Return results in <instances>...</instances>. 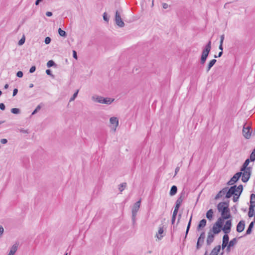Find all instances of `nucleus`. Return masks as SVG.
<instances>
[{
  "mask_svg": "<svg viewBox=\"0 0 255 255\" xmlns=\"http://www.w3.org/2000/svg\"><path fill=\"white\" fill-rule=\"evenodd\" d=\"M211 49V41H209L208 43L204 47L203 51L202 52L200 63L201 64H204L207 58L209 55V53Z\"/></svg>",
  "mask_w": 255,
  "mask_h": 255,
  "instance_id": "nucleus-1",
  "label": "nucleus"
},
{
  "mask_svg": "<svg viewBox=\"0 0 255 255\" xmlns=\"http://www.w3.org/2000/svg\"><path fill=\"white\" fill-rule=\"evenodd\" d=\"M255 194H252L250 196V205L248 216L249 217H252L255 215Z\"/></svg>",
  "mask_w": 255,
  "mask_h": 255,
  "instance_id": "nucleus-2",
  "label": "nucleus"
},
{
  "mask_svg": "<svg viewBox=\"0 0 255 255\" xmlns=\"http://www.w3.org/2000/svg\"><path fill=\"white\" fill-rule=\"evenodd\" d=\"M217 209L221 212V215H224L225 212L229 210V202H222L219 203L217 205Z\"/></svg>",
  "mask_w": 255,
  "mask_h": 255,
  "instance_id": "nucleus-3",
  "label": "nucleus"
},
{
  "mask_svg": "<svg viewBox=\"0 0 255 255\" xmlns=\"http://www.w3.org/2000/svg\"><path fill=\"white\" fill-rule=\"evenodd\" d=\"M238 173H241V177H242V181L243 182H247L251 175L252 170L240 171Z\"/></svg>",
  "mask_w": 255,
  "mask_h": 255,
  "instance_id": "nucleus-4",
  "label": "nucleus"
},
{
  "mask_svg": "<svg viewBox=\"0 0 255 255\" xmlns=\"http://www.w3.org/2000/svg\"><path fill=\"white\" fill-rule=\"evenodd\" d=\"M252 131V129L250 126L246 127V125H244L243 128V134L246 139L250 138Z\"/></svg>",
  "mask_w": 255,
  "mask_h": 255,
  "instance_id": "nucleus-5",
  "label": "nucleus"
},
{
  "mask_svg": "<svg viewBox=\"0 0 255 255\" xmlns=\"http://www.w3.org/2000/svg\"><path fill=\"white\" fill-rule=\"evenodd\" d=\"M238 187H237L236 185H234L233 186H231L229 190L226 191V192L225 193L226 194V198H230L233 195H234L236 192H238Z\"/></svg>",
  "mask_w": 255,
  "mask_h": 255,
  "instance_id": "nucleus-6",
  "label": "nucleus"
},
{
  "mask_svg": "<svg viewBox=\"0 0 255 255\" xmlns=\"http://www.w3.org/2000/svg\"><path fill=\"white\" fill-rule=\"evenodd\" d=\"M115 21L116 22V24L120 27H122L124 26L125 23L122 20L120 13L119 12L118 10H117L116 12V15H115Z\"/></svg>",
  "mask_w": 255,
  "mask_h": 255,
  "instance_id": "nucleus-7",
  "label": "nucleus"
},
{
  "mask_svg": "<svg viewBox=\"0 0 255 255\" xmlns=\"http://www.w3.org/2000/svg\"><path fill=\"white\" fill-rule=\"evenodd\" d=\"M238 192H236L233 198V201L234 202H236L238 201V199L242 194L243 190V186L242 185H240L238 186Z\"/></svg>",
  "mask_w": 255,
  "mask_h": 255,
  "instance_id": "nucleus-8",
  "label": "nucleus"
},
{
  "mask_svg": "<svg viewBox=\"0 0 255 255\" xmlns=\"http://www.w3.org/2000/svg\"><path fill=\"white\" fill-rule=\"evenodd\" d=\"M231 227L232 221L231 220H228L226 221L225 225L222 229L225 234H229L231 231Z\"/></svg>",
  "mask_w": 255,
  "mask_h": 255,
  "instance_id": "nucleus-9",
  "label": "nucleus"
},
{
  "mask_svg": "<svg viewBox=\"0 0 255 255\" xmlns=\"http://www.w3.org/2000/svg\"><path fill=\"white\" fill-rule=\"evenodd\" d=\"M240 177L241 173L238 172L236 173L228 181V184L230 185H233L234 183L238 181Z\"/></svg>",
  "mask_w": 255,
  "mask_h": 255,
  "instance_id": "nucleus-10",
  "label": "nucleus"
},
{
  "mask_svg": "<svg viewBox=\"0 0 255 255\" xmlns=\"http://www.w3.org/2000/svg\"><path fill=\"white\" fill-rule=\"evenodd\" d=\"M215 239V235L212 232H209L206 240V244L207 246H210L214 242Z\"/></svg>",
  "mask_w": 255,
  "mask_h": 255,
  "instance_id": "nucleus-11",
  "label": "nucleus"
},
{
  "mask_svg": "<svg viewBox=\"0 0 255 255\" xmlns=\"http://www.w3.org/2000/svg\"><path fill=\"white\" fill-rule=\"evenodd\" d=\"M250 162V160L249 158L247 159L242 165L240 171L252 170V168L251 167H248Z\"/></svg>",
  "mask_w": 255,
  "mask_h": 255,
  "instance_id": "nucleus-12",
  "label": "nucleus"
},
{
  "mask_svg": "<svg viewBox=\"0 0 255 255\" xmlns=\"http://www.w3.org/2000/svg\"><path fill=\"white\" fill-rule=\"evenodd\" d=\"M110 122L112 125H114V127L112 128V129L114 131H116V128L119 125V120L117 118L113 117L110 118Z\"/></svg>",
  "mask_w": 255,
  "mask_h": 255,
  "instance_id": "nucleus-13",
  "label": "nucleus"
},
{
  "mask_svg": "<svg viewBox=\"0 0 255 255\" xmlns=\"http://www.w3.org/2000/svg\"><path fill=\"white\" fill-rule=\"evenodd\" d=\"M140 200L137 201L133 205L132 208V214L134 216L135 214H137V213L139 209L140 206Z\"/></svg>",
  "mask_w": 255,
  "mask_h": 255,
  "instance_id": "nucleus-14",
  "label": "nucleus"
},
{
  "mask_svg": "<svg viewBox=\"0 0 255 255\" xmlns=\"http://www.w3.org/2000/svg\"><path fill=\"white\" fill-rule=\"evenodd\" d=\"M245 222L243 220L240 221L237 226V231L239 233L243 232L245 229Z\"/></svg>",
  "mask_w": 255,
  "mask_h": 255,
  "instance_id": "nucleus-15",
  "label": "nucleus"
},
{
  "mask_svg": "<svg viewBox=\"0 0 255 255\" xmlns=\"http://www.w3.org/2000/svg\"><path fill=\"white\" fill-rule=\"evenodd\" d=\"M221 230H222V228L218 226V224H214V225L213 226L212 229L210 230L209 232H212L213 234H219Z\"/></svg>",
  "mask_w": 255,
  "mask_h": 255,
  "instance_id": "nucleus-16",
  "label": "nucleus"
},
{
  "mask_svg": "<svg viewBox=\"0 0 255 255\" xmlns=\"http://www.w3.org/2000/svg\"><path fill=\"white\" fill-rule=\"evenodd\" d=\"M221 250V246L218 245L215 247L212 250L209 255H218Z\"/></svg>",
  "mask_w": 255,
  "mask_h": 255,
  "instance_id": "nucleus-17",
  "label": "nucleus"
},
{
  "mask_svg": "<svg viewBox=\"0 0 255 255\" xmlns=\"http://www.w3.org/2000/svg\"><path fill=\"white\" fill-rule=\"evenodd\" d=\"M163 226L161 225L159 227L158 233L156 234V237L159 240H161L163 238V235H162V234H163Z\"/></svg>",
  "mask_w": 255,
  "mask_h": 255,
  "instance_id": "nucleus-18",
  "label": "nucleus"
},
{
  "mask_svg": "<svg viewBox=\"0 0 255 255\" xmlns=\"http://www.w3.org/2000/svg\"><path fill=\"white\" fill-rule=\"evenodd\" d=\"M226 191H227V188H224L217 194L215 199L217 200L218 199H219L220 198H221L223 195L225 194Z\"/></svg>",
  "mask_w": 255,
  "mask_h": 255,
  "instance_id": "nucleus-19",
  "label": "nucleus"
},
{
  "mask_svg": "<svg viewBox=\"0 0 255 255\" xmlns=\"http://www.w3.org/2000/svg\"><path fill=\"white\" fill-rule=\"evenodd\" d=\"M92 99L95 102L102 104L103 97L98 95H94L92 96Z\"/></svg>",
  "mask_w": 255,
  "mask_h": 255,
  "instance_id": "nucleus-20",
  "label": "nucleus"
},
{
  "mask_svg": "<svg viewBox=\"0 0 255 255\" xmlns=\"http://www.w3.org/2000/svg\"><path fill=\"white\" fill-rule=\"evenodd\" d=\"M114 101V99L110 98H104L103 99L102 104H105L107 105H110Z\"/></svg>",
  "mask_w": 255,
  "mask_h": 255,
  "instance_id": "nucleus-21",
  "label": "nucleus"
},
{
  "mask_svg": "<svg viewBox=\"0 0 255 255\" xmlns=\"http://www.w3.org/2000/svg\"><path fill=\"white\" fill-rule=\"evenodd\" d=\"M17 250V246L16 245H13L11 247L10 250L7 255H14V254L16 253Z\"/></svg>",
  "mask_w": 255,
  "mask_h": 255,
  "instance_id": "nucleus-22",
  "label": "nucleus"
},
{
  "mask_svg": "<svg viewBox=\"0 0 255 255\" xmlns=\"http://www.w3.org/2000/svg\"><path fill=\"white\" fill-rule=\"evenodd\" d=\"M177 192V188L175 185H173L170 190V195L172 196L175 195Z\"/></svg>",
  "mask_w": 255,
  "mask_h": 255,
  "instance_id": "nucleus-23",
  "label": "nucleus"
},
{
  "mask_svg": "<svg viewBox=\"0 0 255 255\" xmlns=\"http://www.w3.org/2000/svg\"><path fill=\"white\" fill-rule=\"evenodd\" d=\"M206 223H207V221L205 219L201 220L200 221V222L198 225V227H197L198 230H199L201 228H203L204 227H205V226L206 225Z\"/></svg>",
  "mask_w": 255,
  "mask_h": 255,
  "instance_id": "nucleus-24",
  "label": "nucleus"
},
{
  "mask_svg": "<svg viewBox=\"0 0 255 255\" xmlns=\"http://www.w3.org/2000/svg\"><path fill=\"white\" fill-rule=\"evenodd\" d=\"M213 210L212 209L209 210L206 213V217L209 220H211L213 219Z\"/></svg>",
  "mask_w": 255,
  "mask_h": 255,
  "instance_id": "nucleus-25",
  "label": "nucleus"
},
{
  "mask_svg": "<svg viewBox=\"0 0 255 255\" xmlns=\"http://www.w3.org/2000/svg\"><path fill=\"white\" fill-rule=\"evenodd\" d=\"M217 60L216 59H213L212 60H211L208 65V66H207V71L208 72L210 69L211 68L214 66V65L215 64V63L216 62Z\"/></svg>",
  "mask_w": 255,
  "mask_h": 255,
  "instance_id": "nucleus-26",
  "label": "nucleus"
},
{
  "mask_svg": "<svg viewBox=\"0 0 255 255\" xmlns=\"http://www.w3.org/2000/svg\"><path fill=\"white\" fill-rule=\"evenodd\" d=\"M204 242V239H200L199 238L197 240V245H196V249L199 250L202 246V245Z\"/></svg>",
  "mask_w": 255,
  "mask_h": 255,
  "instance_id": "nucleus-27",
  "label": "nucleus"
},
{
  "mask_svg": "<svg viewBox=\"0 0 255 255\" xmlns=\"http://www.w3.org/2000/svg\"><path fill=\"white\" fill-rule=\"evenodd\" d=\"M253 227H254L253 223H251L248 227V229L246 231V234L245 235V236L249 235L251 233Z\"/></svg>",
  "mask_w": 255,
  "mask_h": 255,
  "instance_id": "nucleus-28",
  "label": "nucleus"
},
{
  "mask_svg": "<svg viewBox=\"0 0 255 255\" xmlns=\"http://www.w3.org/2000/svg\"><path fill=\"white\" fill-rule=\"evenodd\" d=\"M223 219H228L231 217V216L230 213V209L228 210L226 212H225L224 215H222Z\"/></svg>",
  "mask_w": 255,
  "mask_h": 255,
  "instance_id": "nucleus-29",
  "label": "nucleus"
},
{
  "mask_svg": "<svg viewBox=\"0 0 255 255\" xmlns=\"http://www.w3.org/2000/svg\"><path fill=\"white\" fill-rule=\"evenodd\" d=\"M184 193L182 192L180 194V197L176 200V204H178L181 205V203H182V202L183 201V198L182 197V196H184Z\"/></svg>",
  "mask_w": 255,
  "mask_h": 255,
  "instance_id": "nucleus-30",
  "label": "nucleus"
},
{
  "mask_svg": "<svg viewBox=\"0 0 255 255\" xmlns=\"http://www.w3.org/2000/svg\"><path fill=\"white\" fill-rule=\"evenodd\" d=\"M237 242L238 241L237 238H235L229 242L228 245H229V246L232 247L234 246L236 244H237Z\"/></svg>",
  "mask_w": 255,
  "mask_h": 255,
  "instance_id": "nucleus-31",
  "label": "nucleus"
},
{
  "mask_svg": "<svg viewBox=\"0 0 255 255\" xmlns=\"http://www.w3.org/2000/svg\"><path fill=\"white\" fill-rule=\"evenodd\" d=\"M192 216L191 215L190 218V220L189 221V222H188V225L187 227V229H186V234H185V238L187 237V235L189 230L190 229V228L191 226V221H192Z\"/></svg>",
  "mask_w": 255,
  "mask_h": 255,
  "instance_id": "nucleus-32",
  "label": "nucleus"
},
{
  "mask_svg": "<svg viewBox=\"0 0 255 255\" xmlns=\"http://www.w3.org/2000/svg\"><path fill=\"white\" fill-rule=\"evenodd\" d=\"M224 219H223V218H219L217 221L215 223V224H218V226H219L220 227L222 228L223 227V221H224Z\"/></svg>",
  "mask_w": 255,
  "mask_h": 255,
  "instance_id": "nucleus-33",
  "label": "nucleus"
},
{
  "mask_svg": "<svg viewBox=\"0 0 255 255\" xmlns=\"http://www.w3.org/2000/svg\"><path fill=\"white\" fill-rule=\"evenodd\" d=\"M127 186V183H123L122 184H120L119 185V189L120 191L121 192H122L126 187Z\"/></svg>",
  "mask_w": 255,
  "mask_h": 255,
  "instance_id": "nucleus-34",
  "label": "nucleus"
},
{
  "mask_svg": "<svg viewBox=\"0 0 255 255\" xmlns=\"http://www.w3.org/2000/svg\"><path fill=\"white\" fill-rule=\"evenodd\" d=\"M58 33L59 34L63 37H66V32L62 30L61 28H59L58 29Z\"/></svg>",
  "mask_w": 255,
  "mask_h": 255,
  "instance_id": "nucleus-35",
  "label": "nucleus"
},
{
  "mask_svg": "<svg viewBox=\"0 0 255 255\" xmlns=\"http://www.w3.org/2000/svg\"><path fill=\"white\" fill-rule=\"evenodd\" d=\"M229 237L228 234H225L223 237V242L229 243Z\"/></svg>",
  "mask_w": 255,
  "mask_h": 255,
  "instance_id": "nucleus-36",
  "label": "nucleus"
},
{
  "mask_svg": "<svg viewBox=\"0 0 255 255\" xmlns=\"http://www.w3.org/2000/svg\"><path fill=\"white\" fill-rule=\"evenodd\" d=\"M251 161H254L255 160V148L254 149L253 152L250 155V159H249Z\"/></svg>",
  "mask_w": 255,
  "mask_h": 255,
  "instance_id": "nucleus-37",
  "label": "nucleus"
},
{
  "mask_svg": "<svg viewBox=\"0 0 255 255\" xmlns=\"http://www.w3.org/2000/svg\"><path fill=\"white\" fill-rule=\"evenodd\" d=\"M55 65H56V64H55V62L52 60L48 61L47 63V66L48 67H52V66H55Z\"/></svg>",
  "mask_w": 255,
  "mask_h": 255,
  "instance_id": "nucleus-38",
  "label": "nucleus"
},
{
  "mask_svg": "<svg viewBox=\"0 0 255 255\" xmlns=\"http://www.w3.org/2000/svg\"><path fill=\"white\" fill-rule=\"evenodd\" d=\"M11 112L14 114H18L20 113V110L18 108H12L11 109Z\"/></svg>",
  "mask_w": 255,
  "mask_h": 255,
  "instance_id": "nucleus-39",
  "label": "nucleus"
},
{
  "mask_svg": "<svg viewBox=\"0 0 255 255\" xmlns=\"http://www.w3.org/2000/svg\"><path fill=\"white\" fill-rule=\"evenodd\" d=\"M78 92L79 90H77V91L74 93L72 97L70 98V102L73 101L75 99V98L77 97Z\"/></svg>",
  "mask_w": 255,
  "mask_h": 255,
  "instance_id": "nucleus-40",
  "label": "nucleus"
},
{
  "mask_svg": "<svg viewBox=\"0 0 255 255\" xmlns=\"http://www.w3.org/2000/svg\"><path fill=\"white\" fill-rule=\"evenodd\" d=\"M41 109V106L40 105H38L36 109L33 111L31 115H33L35 114L39 110H40Z\"/></svg>",
  "mask_w": 255,
  "mask_h": 255,
  "instance_id": "nucleus-41",
  "label": "nucleus"
},
{
  "mask_svg": "<svg viewBox=\"0 0 255 255\" xmlns=\"http://www.w3.org/2000/svg\"><path fill=\"white\" fill-rule=\"evenodd\" d=\"M50 42H51V38L49 37H46L45 38L44 42L46 44H49L50 43Z\"/></svg>",
  "mask_w": 255,
  "mask_h": 255,
  "instance_id": "nucleus-42",
  "label": "nucleus"
},
{
  "mask_svg": "<svg viewBox=\"0 0 255 255\" xmlns=\"http://www.w3.org/2000/svg\"><path fill=\"white\" fill-rule=\"evenodd\" d=\"M25 42V38L23 36L22 38H21L18 41V44L19 45H22Z\"/></svg>",
  "mask_w": 255,
  "mask_h": 255,
  "instance_id": "nucleus-43",
  "label": "nucleus"
},
{
  "mask_svg": "<svg viewBox=\"0 0 255 255\" xmlns=\"http://www.w3.org/2000/svg\"><path fill=\"white\" fill-rule=\"evenodd\" d=\"M228 245V243H224L222 242V246H221V249L222 248V249L223 250H224Z\"/></svg>",
  "mask_w": 255,
  "mask_h": 255,
  "instance_id": "nucleus-44",
  "label": "nucleus"
},
{
  "mask_svg": "<svg viewBox=\"0 0 255 255\" xmlns=\"http://www.w3.org/2000/svg\"><path fill=\"white\" fill-rule=\"evenodd\" d=\"M182 165V164L180 163V166H177L176 167V168H175V176L177 174V173L179 172V170H180V167Z\"/></svg>",
  "mask_w": 255,
  "mask_h": 255,
  "instance_id": "nucleus-45",
  "label": "nucleus"
},
{
  "mask_svg": "<svg viewBox=\"0 0 255 255\" xmlns=\"http://www.w3.org/2000/svg\"><path fill=\"white\" fill-rule=\"evenodd\" d=\"M23 72L22 71H19L16 73L17 77L19 78H21L23 76Z\"/></svg>",
  "mask_w": 255,
  "mask_h": 255,
  "instance_id": "nucleus-46",
  "label": "nucleus"
},
{
  "mask_svg": "<svg viewBox=\"0 0 255 255\" xmlns=\"http://www.w3.org/2000/svg\"><path fill=\"white\" fill-rule=\"evenodd\" d=\"M200 238V239H205V232H203L202 233H201V234H200V237H199Z\"/></svg>",
  "mask_w": 255,
  "mask_h": 255,
  "instance_id": "nucleus-47",
  "label": "nucleus"
},
{
  "mask_svg": "<svg viewBox=\"0 0 255 255\" xmlns=\"http://www.w3.org/2000/svg\"><path fill=\"white\" fill-rule=\"evenodd\" d=\"M46 73L48 75H49V76H51L52 77H53V75L52 74L51 71V70L50 69H47L46 70Z\"/></svg>",
  "mask_w": 255,
  "mask_h": 255,
  "instance_id": "nucleus-48",
  "label": "nucleus"
},
{
  "mask_svg": "<svg viewBox=\"0 0 255 255\" xmlns=\"http://www.w3.org/2000/svg\"><path fill=\"white\" fill-rule=\"evenodd\" d=\"M36 70V67L34 66H32L29 70V72L30 73H33Z\"/></svg>",
  "mask_w": 255,
  "mask_h": 255,
  "instance_id": "nucleus-49",
  "label": "nucleus"
},
{
  "mask_svg": "<svg viewBox=\"0 0 255 255\" xmlns=\"http://www.w3.org/2000/svg\"><path fill=\"white\" fill-rule=\"evenodd\" d=\"M103 19L104 20H105L106 21H108V20H109V18L107 17V14L106 12H104L103 14Z\"/></svg>",
  "mask_w": 255,
  "mask_h": 255,
  "instance_id": "nucleus-50",
  "label": "nucleus"
},
{
  "mask_svg": "<svg viewBox=\"0 0 255 255\" xmlns=\"http://www.w3.org/2000/svg\"><path fill=\"white\" fill-rule=\"evenodd\" d=\"M73 57L75 59H77L78 58V57H77V52L75 50H73Z\"/></svg>",
  "mask_w": 255,
  "mask_h": 255,
  "instance_id": "nucleus-51",
  "label": "nucleus"
},
{
  "mask_svg": "<svg viewBox=\"0 0 255 255\" xmlns=\"http://www.w3.org/2000/svg\"><path fill=\"white\" fill-rule=\"evenodd\" d=\"M5 107L3 103L0 104V109L3 111L5 110Z\"/></svg>",
  "mask_w": 255,
  "mask_h": 255,
  "instance_id": "nucleus-52",
  "label": "nucleus"
},
{
  "mask_svg": "<svg viewBox=\"0 0 255 255\" xmlns=\"http://www.w3.org/2000/svg\"><path fill=\"white\" fill-rule=\"evenodd\" d=\"M136 216V214H135L134 216H133V214H132V221L133 224H134L135 222Z\"/></svg>",
  "mask_w": 255,
  "mask_h": 255,
  "instance_id": "nucleus-53",
  "label": "nucleus"
},
{
  "mask_svg": "<svg viewBox=\"0 0 255 255\" xmlns=\"http://www.w3.org/2000/svg\"><path fill=\"white\" fill-rule=\"evenodd\" d=\"M0 142L2 144H6L7 142V140L5 138H2L0 140Z\"/></svg>",
  "mask_w": 255,
  "mask_h": 255,
  "instance_id": "nucleus-54",
  "label": "nucleus"
},
{
  "mask_svg": "<svg viewBox=\"0 0 255 255\" xmlns=\"http://www.w3.org/2000/svg\"><path fill=\"white\" fill-rule=\"evenodd\" d=\"M224 40V35L222 34L220 36V43H223Z\"/></svg>",
  "mask_w": 255,
  "mask_h": 255,
  "instance_id": "nucleus-55",
  "label": "nucleus"
},
{
  "mask_svg": "<svg viewBox=\"0 0 255 255\" xmlns=\"http://www.w3.org/2000/svg\"><path fill=\"white\" fill-rule=\"evenodd\" d=\"M232 210L235 213H236L237 212V207L236 205H234L232 208Z\"/></svg>",
  "mask_w": 255,
  "mask_h": 255,
  "instance_id": "nucleus-56",
  "label": "nucleus"
},
{
  "mask_svg": "<svg viewBox=\"0 0 255 255\" xmlns=\"http://www.w3.org/2000/svg\"><path fill=\"white\" fill-rule=\"evenodd\" d=\"M17 92H18V90L17 89H14L13 91L12 96H15L17 94Z\"/></svg>",
  "mask_w": 255,
  "mask_h": 255,
  "instance_id": "nucleus-57",
  "label": "nucleus"
},
{
  "mask_svg": "<svg viewBox=\"0 0 255 255\" xmlns=\"http://www.w3.org/2000/svg\"><path fill=\"white\" fill-rule=\"evenodd\" d=\"M178 211L176 210V209H174V211L173 212L172 216H174V217H176L177 213H178Z\"/></svg>",
  "mask_w": 255,
  "mask_h": 255,
  "instance_id": "nucleus-58",
  "label": "nucleus"
},
{
  "mask_svg": "<svg viewBox=\"0 0 255 255\" xmlns=\"http://www.w3.org/2000/svg\"><path fill=\"white\" fill-rule=\"evenodd\" d=\"M3 233V228L1 226H0V236H1Z\"/></svg>",
  "mask_w": 255,
  "mask_h": 255,
  "instance_id": "nucleus-59",
  "label": "nucleus"
},
{
  "mask_svg": "<svg viewBox=\"0 0 255 255\" xmlns=\"http://www.w3.org/2000/svg\"><path fill=\"white\" fill-rule=\"evenodd\" d=\"M162 6H163V8H164V9H166L168 8V4L166 3H163L162 4Z\"/></svg>",
  "mask_w": 255,
  "mask_h": 255,
  "instance_id": "nucleus-60",
  "label": "nucleus"
},
{
  "mask_svg": "<svg viewBox=\"0 0 255 255\" xmlns=\"http://www.w3.org/2000/svg\"><path fill=\"white\" fill-rule=\"evenodd\" d=\"M46 15L47 16H51L52 15V13L50 11H47L46 12Z\"/></svg>",
  "mask_w": 255,
  "mask_h": 255,
  "instance_id": "nucleus-61",
  "label": "nucleus"
},
{
  "mask_svg": "<svg viewBox=\"0 0 255 255\" xmlns=\"http://www.w3.org/2000/svg\"><path fill=\"white\" fill-rule=\"evenodd\" d=\"M226 252L227 253H229L230 251H231V247L229 246V245H228V246L226 247Z\"/></svg>",
  "mask_w": 255,
  "mask_h": 255,
  "instance_id": "nucleus-62",
  "label": "nucleus"
},
{
  "mask_svg": "<svg viewBox=\"0 0 255 255\" xmlns=\"http://www.w3.org/2000/svg\"><path fill=\"white\" fill-rule=\"evenodd\" d=\"M176 217H174V216H172V219H171V223H172V224H174V222L175 221Z\"/></svg>",
  "mask_w": 255,
  "mask_h": 255,
  "instance_id": "nucleus-63",
  "label": "nucleus"
},
{
  "mask_svg": "<svg viewBox=\"0 0 255 255\" xmlns=\"http://www.w3.org/2000/svg\"><path fill=\"white\" fill-rule=\"evenodd\" d=\"M223 43H220V45H219V48L220 50H221V51H223Z\"/></svg>",
  "mask_w": 255,
  "mask_h": 255,
  "instance_id": "nucleus-64",
  "label": "nucleus"
}]
</instances>
